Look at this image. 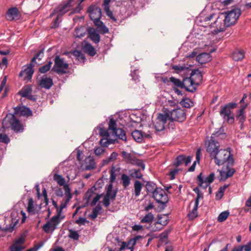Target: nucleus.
<instances>
[{
	"mask_svg": "<svg viewBox=\"0 0 251 251\" xmlns=\"http://www.w3.org/2000/svg\"><path fill=\"white\" fill-rule=\"evenodd\" d=\"M220 143L215 139L211 138L209 140L206 147V151L209 154L211 159L214 160L215 163L220 166L225 164H227V167H232L234 160L231 152V148L219 149Z\"/></svg>",
	"mask_w": 251,
	"mask_h": 251,
	"instance_id": "f257e3e1",
	"label": "nucleus"
},
{
	"mask_svg": "<svg viewBox=\"0 0 251 251\" xmlns=\"http://www.w3.org/2000/svg\"><path fill=\"white\" fill-rule=\"evenodd\" d=\"M219 13L211 12L205 14V36L210 44L216 43V35L224 31L223 17Z\"/></svg>",
	"mask_w": 251,
	"mask_h": 251,
	"instance_id": "f03ea898",
	"label": "nucleus"
},
{
	"mask_svg": "<svg viewBox=\"0 0 251 251\" xmlns=\"http://www.w3.org/2000/svg\"><path fill=\"white\" fill-rule=\"evenodd\" d=\"M15 115L29 116L32 115V112L29 108L25 106H17L14 108V113L7 114L3 120V128L11 127L15 132H22L24 129V126L20 121L16 118Z\"/></svg>",
	"mask_w": 251,
	"mask_h": 251,
	"instance_id": "7ed1b4c3",
	"label": "nucleus"
},
{
	"mask_svg": "<svg viewBox=\"0 0 251 251\" xmlns=\"http://www.w3.org/2000/svg\"><path fill=\"white\" fill-rule=\"evenodd\" d=\"M240 14V9L237 8H233L226 13L221 14V16L223 17V25H224V31L226 27L230 26L236 23Z\"/></svg>",
	"mask_w": 251,
	"mask_h": 251,
	"instance_id": "20e7f679",
	"label": "nucleus"
},
{
	"mask_svg": "<svg viewBox=\"0 0 251 251\" xmlns=\"http://www.w3.org/2000/svg\"><path fill=\"white\" fill-rule=\"evenodd\" d=\"M63 206H61V208ZM65 218V216L61 215V209L59 210L58 214L53 216L49 221L43 226V230L47 233H52L55 230L58 224Z\"/></svg>",
	"mask_w": 251,
	"mask_h": 251,
	"instance_id": "39448f33",
	"label": "nucleus"
},
{
	"mask_svg": "<svg viewBox=\"0 0 251 251\" xmlns=\"http://www.w3.org/2000/svg\"><path fill=\"white\" fill-rule=\"evenodd\" d=\"M237 104L236 102H229L221 107L220 114L224 121L229 124H232L234 122L233 115L231 113V109L236 108Z\"/></svg>",
	"mask_w": 251,
	"mask_h": 251,
	"instance_id": "423d86ee",
	"label": "nucleus"
},
{
	"mask_svg": "<svg viewBox=\"0 0 251 251\" xmlns=\"http://www.w3.org/2000/svg\"><path fill=\"white\" fill-rule=\"evenodd\" d=\"M11 217L12 223L9 226L4 227V230L5 231H13L15 226L17 225L21 218V224L25 223L26 218V214L23 211H21L20 212L13 211L11 214Z\"/></svg>",
	"mask_w": 251,
	"mask_h": 251,
	"instance_id": "0eeeda50",
	"label": "nucleus"
},
{
	"mask_svg": "<svg viewBox=\"0 0 251 251\" xmlns=\"http://www.w3.org/2000/svg\"><path fill=\"white\" fill-rule=\"evenodd\" d=\"M108 130L111 131L112 135H114L118 138L123 141L126 140V133L123 129L117 127V124L113 118L110 119L108 123Z\"/></svg>",
	"mask_w": 251,
	"mask_h": 251,
	"instance_id": "6e6552de",
	"label": "nucleus"
},
{
	"mask_svg": "<svg viewBox=\"0 0 251 251\" xmlns=\"http://www.w3.org/2000/svg\"><path fill=\"white\" fill-rule=\"evenodd\" d=\"M75 0H68L66 2H63L55 8V12L58 14V18H61L63 15L72 10L75 5Z\"/></svg>",
	"mask_w": 251,
	"mask_h": 251,
	"instance_id": "1a4fd4ad",
	"label": "nucleus"
},
{
	"mask_svg": "<svg viewBox=\"0 0 251 251\" xmlns=\"http://www.w3.org/2000/svg\"><path fill=\"white\" fill-rule=\"evenodd\" d=\"M193 191L197 194V198L195 201V205L193 208L192 210L188 214V217L189 220H193L197 217V209L199 203V200L200 199L203 198V193H201L199 187H195Z\"/></svg>",
	"mask_w": 251,
	"mask_h": 251,
	"instance_id": "9d476101",
	"label": "nucleus"
},
{
	"mask_svg": "<svg viewBox=\"0 0 251 251\" xmlns=\"http://www.w3.org/2000/svg\"><path fill=\"white\" fill-rule=\"evenodd\" d=\"M68 68V64L64 62L63 58L57 55L54 59V65L52 70L57 73H66V70Z\"/></svg>",
	"mask_w": 251,
	"mask_h": 251,
	"instance_id": "9b49d317",
	"label": "nucleus"
},
{
	"mask_svg": "<svg viewBox=\"0 0 251 251\" xmlns=\"http://www.w3.org/2000/svg\"><path fill=\"white\" fill-rule=\"evenodd\" d=\"M87 13L90 19L94 23L100 21L101 16V9L96 5H92L88 7Z\"/></svg>",
	"mask_w": 251,
	"mask_h": 251,
	"instance_id": "f8f14e48",
	"label": "nucleus"
},
{
	"mask_svg": "<svg viewBox=\"0 0 251 251\" xmlns=\"http://www.w3.org/2000/svg\"><path fill=\"white\" fill-rule=\"evenodd\" d=\"M153 198L158 203L166 204L168 201L167 194L164 190L160 187L155 189Z\"/></svg>",
	"mask_w": 251,
	"mask_h": 251,
	"instance_id": "ddd939ff",
	"label": "nucleus"
},
{
	"mask_svg": "<svg viewBox=\"0 0 251 251\" xmlns=\"http://www.w3.org/2000/svg\"><path fill=\"white\" fill-rule=\"evenodd\" d=\"M65 196L66 199L63 200L59 207H58L57 202L54 201H52V204L56 209V214H58L59 210H60L61 208V206H63V207L61 209V213L62 212L63 209L67 206L68 203L72 198V195L71 193L69 192V189L67 186H65Z\"/></svg>",
	"mask_w": 251,
	"mask_h": 251,
	"instance_id": "4468645a",
	"label": "nucleus"
},
{
	"mask_svg": "<svg viewBox=\"0 0 251 251\" xmlns=\"http://www.w3.org/2000/svg\"><path fill=\"white\" fill-rule=\"evenodd\" d=\"M186 119V113L184 110L176 108L173 110L170 115V120L182 122Z\"/></svg>",
	"mask_w": 251,
	"mask_h": 251,
	"instance_id": "2eb2a0df",
	"label": "nucleus"
},
{
	"mask_svg": "<svg viewBox=\"0 0 251 251\" xmlns=\"http://www.w3.org/2000/svg\"><path fill=\"white\" fill-rule=\"evenodd\" d=\"M38 85L41 88L50 89L53 85L52 79L46 75L38 77L37 79Z\"/></svg>",
	"mask_w": 251,
	"mask_h": 251,
	"instance_id": "dca6fc26",
	"label": "nucleus"
},
{
	"mask_svg": "<svg viewBox=\"0 0 251 251\" xmlns=\"http://www.w3.org/2000/svg\"><path fill=\"white\" fill-rule=\"evenodd\" d=\"M202 72L201 68L195 69L192 71L190 77L194 84L197 87L202 81Z\"/></svg>",
	"mask_w": 251,
	"mask_h": 251,
	"instance_id": "f3484780",
	"label": "nucleus"
},
{
	"mask_svg": "<svg viewBox=\"0 0 251 251\" xmlns=\"http://www.w3.org/2000/svg\"><path fill=\"white\" fill-rule=\"evenodd\" d=\"M33 66V65L32 63L25 66L20 73V76L21 77H24L25 79H30L34 72Z\"/></svg>",
	"mask_w": 251,
	"mask_h": 251,
	"instance_id": "a211bd4d",
	"label": "nucleus"
},
{
	"mask_svg": "<svg viewBox=\"0 0 251 251\" xmlns=\"http://www.w3.org/2000/svg\"><path fill=\"white\" fill-rule=\"evenodd\" d=\"M182 83L183 88H185L187 91L194 92L196 90L197 87L193 83L190 76L184 78Z\"/></svg>",
	"mask_w": 251,
	"mask_h": 251,
	"instance_id": "6ab92c4d",
	"label": "nucleus"
},
{
	"mask_svg": "<svg viewBox=\"0 0 251 251\" xmlns=\"http://www.w3.org/2000/svg\"><path fill=\"white\" fill-rule=\"evenodd\" d=\"M83 169L85 170H91L96 168V163L94 158L89 156L85 158L84 163L82 165Z\"/></svg>",
	"mask_w": 251,
	"mask_h": 251,
	"instance_id": "aec40b11",
	"label": "nucleus"
},
{
	"mask_svg": "<svg viewBox=\"0 0 251 251\" xmlns=\"http://www.w3.org/2000/svg\"><path fill=\"white\" fill-rule=\"evenodd\" d=\"M142 238L141 236L138 235L135 236L133 239H130L127 243L125 242H123L122 243V245L120 248V251H122L125 249L128 248V249H132L133 246L136 244V242Z\"/></svg>",
	"mask_w": 251,
	"mask_h": 251,
	"instance_id": "412c9836",
	"label": "nucleus"
},
{
	"mask_svg": "<svg viewBox=\"0 0 251 251\" xmlns=\"http://www.w3.org/2000/svg\"><path fill=\"white\" fill-rule=\"evenodd\" d=\"M209 43V40H208ZM212 44L209 43V45H205V63L208 62L212 60L211 53L214 52L216 49L212 46H210Z\"/></svg>",
	"mask_w": 251,
	"mask_h": 251,
	"instance_id": "4be33fe9",
	"label": "nucleus"
},
{
	"mask_svg": "<svg viewBox=\"0 0 251 251\" xmlns=\"http://www.w3.org/2000/svg\"><path fill=\"white\" fill-rule=\"evenodd\" d=\"M89 38L95 43H98L100 41V36L93 27H89L87 29Z\"/></svg>",
	"mask_w": 251,
	"mask_h": 251,
	"instance_id": "5701e85b",
	"label": "nucleus"
},
{
	"mask_svg": "<svg viewBox=\"0 0 251 251\" xmlns=\"http://www.w3.org/2000/svg\"><path fill=\"white\" fill-rule=\"evenodd\" d=\"M83 50L89 55L93 56L96 54L94 48L89 43L83 42L82 44Z\"/></svg>",
	"mask_w": 251,
	"mask_h": 251,
	"instance_id": "b1692460",
	"label": "nucleus"
},
{
	"mask_svg": "<svg viewBox=\"0 0 251 251\" xmlns=\"http://www.w3.org/2000/svg\"><path fill=\"white\" fill-rule=\"evenodd\" d=\"M95 25L97 26V30L101 34H104L109 32L108 28L105 26L104 23L100 20L97 21L94 23Z\"/></svg>",
	"mask_w": 251,
	"mask_h": 251,
	"instance_id": "393cba45",
	"label": "nucleus"
},
{
	"mask_svg": "<svg viewBox=\"0 0 251 251\" xmlns=\"http://www.w3.org/2000/svg\"><path fill=\"white\" fill-rule=\"evenodd\" d=\"M53 179L59 185L63 186L64 191L65 186H67L69 189V192L71 193V189L69 185L65 184V179L61 175L55 174L53 176Z\"/></svg>",
	"mask_w": 251,
	"mask_h": 251,
	"instance_id": "a878e982",
	"label": "nucleus"
},
{
	"mask_svg": "<svg viewBox=\"0 0 251 251\" xmlns=\"http://www.w3.org/2000/svg\"><path fill=\"white\" fill-rule=\"evenodd\" d=\"M19 14V11L16 7L10 8L6 13L7 19L8 20H13Z\"/></svg>",
	"mask_w": 251,
	"mask_h": 251,
	"instance_id": "bb28decb",
	"label": "nucleus"
},
{
	"mask_svg": "<svg viewBox=\"0 0 251 251\" xmlns=\"http://www.w3.org/2000/svg\"><path fill=\"white\" fill-rule=\"evenodd\" d=\"M245 56V52L243 50H237L232 54V58L236 61H241Z\"/></svg>",
	"mask_w": 251,
	"mask_h": 251,
	"instance_id": "cd10ccee",
	"label": "nucleus"
},
{
	"mask_svg": "<svg viewBox=\"0 0 251 251\" xmlns=\"http://www.w3.org/2000/svg\"><path fill=\"white\" fill-rule=\"evenodd\" d=\"M143 184L139 180H135L134 182V195L135 197H138L141 194Z\"/></svg>",
	"mask_w": 251,
	"mask_h": 251,
	"instance_id": "c85d7f7f",
	"label": "nucleus"
},
{
	"mask_svg": "<svg viewBox=\"0 0 251 251\" xmlns=\"http://www.w3.org/2000/svg\"><path fill=\"white\" fill-rule=\"evenodd\" d=\"M141 169H132L129 170V176L132 178L143 179V175L141 172Z\"/></svg>",
	"mask_w": 251,
	"mask_h": 251,
	"instance_id": "c756f323",
	"label": "nucleus"
},
{
	"mask_svg": "<svg viewBox=\"0 0 251 251\" xmlns=\"http://www.w3.org/2000/svg\"><path fill=\"white\" fill-rule=\"evenodd\" d=\"M121 183L125 188H127L130 184V176L122 174L121 176Z\"/></svg>",
	"mask_w": 251,
	"mask_h": 251,
	"instance_id": "7c9ffc66",
	"label": "nucleus"
},
{
	"mask_svg": "<svg viewBox=\"0 0 251 251\" xmlns=\"http://www.w3.org/2000/svg\"><path fill=\"white\" fill-rule=\"evenodd\" d=\"M121 155L124 160L128 163H130L134 161L135 156L126 151H122Z\"/></svg>",
	"mask_w": 251,
	"mask_h": 251,
	"instance_id": "2f4dec72",
	"label": "nucleus"
},
{
	"mask_svg": "<svg viewBox=\"0 0 251 251\" xmlns=\"http://www.w3.org/2000/svg\"><path fill=\"white\" fill-rule=\"evenodd\" d=\"M86 33V31L84 27H76L75 28V30L74 32V37L76 38H81V37H83Z\"/></svg>",
	"mask_w": 251,
	"mask_h": 251,
	"instance_id": "473e14b6",
	"label": "nucleus"
},
{
	"mask_svg": "<svg viewBox=\"0 0 251 251\" xmlns=\"http://www.w3.org/2000/svg\"><path fill=\"white\" fill-rule=\"evenodd\" d=\"M112 188L113 186L112 184L108 185L107 192L105 196L108 198H110L111 200H114L116 197V192L114 190H113Z\"/></svg>",
	"mask_w": 251,
	"mask_h": 251,
	"instance_id": "72a5a7b5",
	"label": "nucleus"
},
{
	"mask_svg": "<svg viewBox=\"0 0 251 251\" xmlns=\"http://www.w3.org/2000/svg\"><path fill=\"white\" fill-rule=\"evenodd\" d=\"M118 155V153L115 151L112 152L108 157L102 160V165H107L110 162L116 160L117 159Z\"/></svg>",
	"mask_w": 251,
	"mask_h": 251,
	"instance_id": "f704fd0d",
	"label": "nucleus"
},
{
	"mask_svg": "<svg viewBox=\"0 0 251 251\" xmlns=\"http://www.w3.org/2000/svg\"><path fill=\"white\" fill-rule=\"evenodd\" d=\"M32 88L30 86H26L24 87L20 91H19V94L22 97L24 98H26L29 96L30 94H31Z\"/></svg>",
	"mask_w": 251,
	"mask_h": 251,
	"instance_id": "c9c22d12",
	"label": "nucleus"
},
{
	"mask_svg": "<svg viewBox=\"0 0 251 251\" xmlns=\"http://www.w3.org/2000/svg\"><path fill=\"white\" fill-rule=\"evenodd\" d=\"M168 119H170V115L167 113H159L157 118V121L164 125L166 123Z\"/></svg>",
	"mask_w": 251,
	"mask_h": 251,
	"instance_id": "e433bc0d",
	"label": "nucleus"
},
{
	"mask_svg": "<svg viewBox=\"0 0 251 251\" xmlns=\"http://www.w3.org/2000/svg\"><path fill=\"white\" fill-rule=\"evenodd\" d=\"M132 136L137 142H141L143 138V134L141 131L135 130L132 132Z\"/></svg>",
	"mask_w": 251,
	"mask_h": 251,
	"instance_id": "4c0bfd02",
	"label": "nucleus"
},
{
	"mask_svg": "<svg viewBox=\"0 0 251 251\" xmlns=\"http://www.w3.org/2000/svg\"><path fill=\"white\" fill-rule=\"evenodd\" d=\"M154 218V216L151 213H148L141 220V222L142 223H151Z\"/></svg>",
	"mask_w": 251,
	"mask_h": 251,
	"instance_id": "58836bf2",
	"label": "nucleus"
},
{
	"mask_svg": "<svg viewBox=\"0 0 251 251\" xmlns=\"http://www.w3.org/2000/svg\"><path fill=\"white\" fill-rule=\"evenodd\" d=\"M71 54L75 56L76 59L80 62H84V60L85 59L84 55L80 51L75 50L71 52Z\"/></svg>",
	"mask_w": 251,
	"mask_h": 251,
	"instance_id": "ea45409f",
	"label": "nucleus"
},
{
	"mask_svg": "<svg viewBox=\"0 0 251 251\" xmlns=\"http://www.w3.org/2000/svg\"><path fill=\"white\" fill-rule=\"evenodd\" d=\"M201 149H199L196 152V160L193 162L192 165L189 168L188 171L193 172L195 171L197 163H199L200 160Z\"/></svg>",
	"mask_w": 251,
	"mask_h": 251,
	"instance_id": "a19ab883",
	"label": "nucleus"
},
{
	"mask_svg": "<svg viewBox=\"0 0 251 251\" xmlns=\"http://www.w3.org/2000/svg\"><path fill=\"white\" fill-rule=\"evenodd\" d=\"M228 186L229 185L225 184L224 186H221L219 188L218 191H217L216 194V198L217 200H220L223 198L225 189L227 188L228 187Z\"/></svg>",
	"mask_w": 251,
	"mask_h": 251,
	"instance_id": "79ce46f5",
	"label": "nucleus"
},
{
	"mask_svg": "<svg viewBox=\"0 0 251 251\" xmlns=\"http://www.w3.org/2000/svg\"><path fill=\"white\" fill-rule=\"evenodd\" d=\"M52 64V62L51 61H48L47 64L39 68V71L42 74L46 73L50 69Z\"/></svg>",
	"mask_w": 251,
	"mask_h": 251,
	"instance_id": "37998d69",
	"label": "nucleus"
},
{
	"mask_svg": "<svg viewBox=\"0 0 251 251\" xmlns=\"http://www.w3.org/2000/svg\"><path fill=\"white\" fill-rule=\"evenodd\" d=\"M131 164L136 165L141 168L142 171L145 169V165L142 160L137 159L136 157L134 158V161L131 163Z\"/></svg>",
	"mask_w": 251,
	"mask_h": 251,
	"instance_id": "c03bdc74",
	"label": "nucleus"
},
{
	"mask_svg": "<svg viewBox=\"0 0 251 251\" xmlns=\"http://www.w3.org/2000/svg\"><path fill=\"white\" fill-rule=\"evenodd\" d=\"M180 104L184 107L189 108L193 106V102L188 98L183 99L180 102Z\"/></svg>",
	"mask_w": 251,
	"mask_h": 251,
	"instance_id": "a18cd8bd",
	"label": "nucleus"
},
{
	"mask_svg": "<svg viewBox=\"0 0 251 251\" xmlns=\"http://www.w3.org/2000/svg\"><path fill=\"white\" fill-rule=\"evenodd\" d=\"M236 117L237 120L239 121V123L241 125V126H243L246 120V117L245 115V113L237 112Z\"/></svg>",
	"mask_w": 251,
	"mask_h": 251,
	"instance_id": "49530a36",
	"label": "nucleus"
},
{
	"mask_svg": "<svg viewBox=\"0 0 251 251\" xmlns=\"http://www.w3.org/2000/svg\"><path fill=\"white\" fill-rule=\"evenodd\" d=\"M146 190L148 192H151L152 194H153V192L155 190V189L156 187V184L151 181H148L147 182L146 185Z\"/></svg>",
	"mask_w": 251,
	"mask_h": 251,
	"instance_id": "de8ad7c7",
	"label": "nucleus"
},
{
	"mask_svg": "<svg viewBox=\"0 0 251 251\" xmlns=\"http://www.w3.org/2000/svg\"><path fill=\"white\" fill-rule=\"evenodd\" d=\"M196 60L201 65L204 63V51L202 49H200L196 56Z\"/></svg>",
	"mask_w": 251,
	"mask_h": 251,
	"instance_id": "09e8293b",
	"label": "nucleus"
},
{
	"mask_svg": "<svg viewBox=\"0 0 251 251\" xmlns=\"http://www.w3.org/2000/svg\"><path fill=\"white\" fill-rule=\"evenodd\" d=\"M229 212L227 211H225L221 212L218 217V220L220 222H223L225 221L228 217Z\"/></svg>",
	"mask_w": 251,
	"mask_h": 251,
	"instance_id": "8fccbe9b",
	"label": "nucleus"
},
{
	"mask_svg": "<svg viewBox=\"0 0 251 251\" xmlns=\"http://www.w3.org/2000/svg\"><path fill=\"white\" fill-rule=\"evenodd\" d=\"M170 81L172 82L175 86L180 87L181 88H183L182 81H180L179 79L172 76L170 78Z\"/></svg>",
	"mask_w": 251,
	"mask_h": 251,
	"instance_id": "3c124183",
	"label": "nucleus"
},
{
	"mask_svg": "<svg viewBox=\"0 0 251 251\" xmlns=\"http://www.w3.org/2000/svg\"><path fill=\"white\" fill-rule=\"evenodd\" d=\"M172 69L174 70L176 73L179 74L182 72L187 71L188 68L181 65H174L172 67Z\"/></svg>",
	"mask_w": 251,
	"mask_h": 251,
	"instance_id": "603ef678",
	"label": "nucleus"
},
{
	"mask_svg": "<svg viewBox=\"0 0 251 251\" xmlns=\"http://www.w3.org/2000/svg\"><path fill=\"white\" fill-rule=\"evenodd\" d=\"M85 0H79V3L77 5V6L74 8L73 10V11H71L70 14H69V15H71L72 14H75V13H80V12L81 11L82 7V6L81 5V3L83 1H84Z\"/></svg>",
	"mask_w": 251,
	"mask_h": 251,
	"instance_id": "864d4df0",
	"label": "nucleus"
},
{
	"mask_svg": "<svg viewBox=\"0 0 251 251\" xmlns=\"http://www.w3.org/2000/svg\"><path fill=\"white\" fill-rule=\"evenodd\" d=\"M112 142L111 140H110L107 138H102L100 141L101 146L104 148L108 147L109 145L112 144Z\"/></svg>",
	"mask_w": 251,
	"mask_h": 251,
	"instance_id": "5fc2aeb1",
	"label": "nucleus"
},
{
	"mask_svg": "<svg viewBox=\"0 0 251 251\" xmlns=\"http://www.w3.org/2000/svg\"><path fill=\"white\" fill-rule=\"evenodd\" d=\"M44 56V50H40L33 57L31 60V63L36 62V60L38 59V60H41L42 58Z\"/></svg>",
	"mask_w": 251,
	"mask_h": 251,
	"instance_id": "6e6d98bb",
	"label": "nucleus"
},
{
	"mask_svg": "<svg viewBox=\"0 0 251 251\" xmlns=\"http://www.w3.org/2000/svg\"><path fill=\"white\" fill-rule=\"evenodd\" d=\"M185 159V156L184 155H179L177 157L176 159V161L175 163V165L176 167H178L180 166L181 164H183L184 163Z\"/></svg>",
	"mask_w": 251,
	"mask_h": 251,
	"instance_id": "4d7b16f0",
	"label": "nucleus"
},
{
	"mask_svg": "<svg viewBox=\"0 0 251 251\" xmlns=\"http://www.w3.org/2000/svg\"><path fill=\"white\" fill-rule=\"evenodd\" d=\"M226 169L227 170L226 171V178H228L232 176L233 174L235 173V170L232 168V167H227V164H226Z\"/></svg>",
	"mask_w": 251,
	"mask_h": 251,
	"instance_id": "13d9d810",
	"label": "nucleus"
},
{
	"mask_svg": "<svg viewBox=\"0 0 251 251\" xmlns=\"http://www.w3.org/2000/svg\"><path fill=\"white\" fill-rule=\"evenodd\" d=\"M98 129L99 130V133L101 136L102 137H107L109 136V133L108 130L105 129L102 127H100V126H99L98 128Z\"/></svg>",
	"mask_w": 251,
	"mask_h": 251,
	"instance_id": "bf43d9fd",
	"label": "nucleus"
},
{
	"mask_svg": "<svg viewBox=\"0 0 251 251\" xmlns=\"http://www.w3.org/2000/svg\"><path fill=\"white\" fill-rule=\"evenodd\" d=\"M218 171L220 173V176L218 177L220 181H225L227 178H226V172L223 169L221 170H218Z\"/></svg>",
	"mask_w": 251,
	"mask_h": 251,
	"instance_id": "052dcab7",
	"label": "nucleus"
},
{
	"mask_svg": "<svg viewBox=\"0 0 251 251\" xmlns=\"http://www.w3.org/2000/svg\"><path fill=\"white\" fill-rule=\"evenodd\" d=\"M104 10L108 17L113 21H116V19L114 17L113 12L110 10L109 7H104Z\"/></svg>",
	"mask_w": 251,
	"mask_h": 251,
	"instance_id": "680f3d73",
	"label": "nucleus"
},
{
	"mask_svg": "<svg viewBox=\"0 0 251 251\" xmlns=\"http://www.w3.org/2000/svg\"><path fill=\"white\" fill-rule=\"evenodd\" d=\"M105 148L100 146L96 148L94 150V152L97 156H100L105 151Z\"/></svg>",
	"mask_w": 251,
	"mask_h": 251,
	"instance_id": "e2e57ef3",
	"label": "nucleus"
},
{
	"mask_svg": "<svg viewBox=\"0 0 251 251\" xmlns=\"http://www.w3.org/2000/svg\"><path fill=\"white\" fill-rule=\"evenodd\" d=\"M69 237L72 239H73L75 240H77L78 239V238L79 237V235L76 231L70 230V233H69Z\"/></svg>",
	"mask_w": 251,
	"mask_h": 251,
	"instance_id": "0e129e2a",
	"label": "nucleus"
},
{
	"mask_svg": "<svg viewBox=\"0 0 251 251\" xmlns=\"http://www.w3.org/2000/svg\"><path fill=\"white\" fill-rule=\"evenodd\" d=\"M154 127L156 131H161L164 129L165 125L157 121V122L155 124Z\"/></svg>",
	"mask_w": 251,
	"mask_h": 251,
	"instance_id": "69168bd1",
	"label": "nucleus"
},
{
	"mask_svg": "<svg viewBox=\"0 0 251 251\" xmlns=\"http://www.w3.org/2000/svg\"><path fill=\"white\" fill-rule=\"evenodd\" d=\"M10 142V139L7 135L0 133V142L7 144Z\"/></svg>",
	"mask_w": 251,
	"mask_h": 251,
	"instance_id": "338daca9",
	"label": "nucleus"
},
{
	"mask_svg": "<svg viewBox=\"0 0 251 251\" xmlns=\"http://www.w3.org/2000/svg\"><path fill=\"white\" fill-rule=\"evenodd\" d=\"M24 248L20 245L15 243L11 248L10 251H22Z\"/></svg>",
	"mask_w": 251,
	"mask_h": 251,
	"instance_id": "774afa93",
	"label": "nucleus"
}]
</instances>
